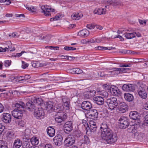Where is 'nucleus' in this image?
<instances>
[{"instance_id":"obj_1","label":"nucleus","mask_w":148,"mask_h":148,"mask_svg":"<svg viewBox=\"0 0 148 148\" xmlns=\"http://www.w3.org/2000/svg\"><path fill=\"white\" fill-rule=\"evenodd\" d=\"M16 108L12 112V115L15 118L17 119H21L23 116L22 110L21 108H25L26 105L25 103L21 101H18L15 104Z\"/></svg>"},{"instance_id":"obj_2","label":"nucleus","mask_w":148,"mask_h":148,"mask_svg":"<svg viewBox=\"0 0 148 148\" xmlns=\"http://www.w3.org/2000/svg\"><path fill=\"white\" fill-rule=\"evenodd\" d=\"M101 136L102 138L108 144L114 143L117 139L116 135L114 134L110 129H108V130L104 133H101Z\"/></svg>"},{"instance_id":"obj_3","label":"nucleus","mask_w":148,"mask_h":148,"mask_svg":"<svg viewBox=\"0 0 148 148\" xmlns=\"http://www.w3.org/2000/svg\"><path fill=\"white\" fill-rule=\"evenodd\" d=\"M43 103V100L41 98L34 97L32 98L31 101L26 103V109L32 111L33 110L36 108V106L40 105Z\"/></svg>"},{"instance_id":"obj_4","label":"nucleus","mask_w":148,"mask_h":148,"mask_svg":"<svg viewBox=\"0 0 148 148\" xmlns=\"http://www.w3.org/2000/svg\"><path fill=\"white\" fill-rule=\"evenodd\" d=\"M130 118L133 120H137L138 123L135 124L134 125L131 126L128 129V131L132 133L135 132L136 129L140 126L139 119L140 116L138 113L136 111L131 112L129 114Z\"/></svg>"},{"instance_id":"obj_5","label":"nucleus","mask_w":148,"mask_h":148,"mask_svg":"<svg viewBox=\"0 0 148 148\" xmlns=\"http://www.w3.org/2000/svg\"><path fill=\"white\" fill-rule=\"evenodd\" d=\"M105 102L111 110H114L118 105L117 99L114 97L107 99Z\"/></svg>"},{"instance_id":"obj_6","label":"nucleus","mask_w":148,"mask_h":148,"mask_svg":"<svg viewBox=\"0 0 148 148\" xmlns=\"http://www.w3.org/2000/svg\"><path fill=\"white\" fill-rule=\"evenodd\" d=\"M67 118V115L63 111L57 113L55 115V121L58 123H60L65 121Z\"/></svg>"},{"instance_id":"obj_7","label":"nucleus","mask_w":148,"mask_h":148,"mask_svg":"<svg viewBox=\"0 0 148 148\" xmlns=\"http://www.w3.org/2000/svg\"><path fill=\"white\" fill-rule=\"evenodd\" d=\"M75 140V137L74 136L69 135L65 138L64 143L66 147H69L74 143Z\"/></svg>"},{"instance_id":"obj_8","label":"nucleus","mask_w":148,"mask_h":148,"mask_svg":"<svg viewBox=\"0 0 148 148\" xmlns=\"http://www.w3.org/2000/svg\"><path fill=\"white\" fill-rule=\"evenodd\" d=\"M119 121V123H120L119 126L120 128L125 129L128 126L129 123L126 117L124 116L121 117Z\"/></svg>"},{"instance_id":"obj_9","label":"nucleus","mask_w":148,"mask_h":148,"mask_svg":"<svg viewBox=\"0 0 148 148\" xmlns=\"http://www.w3.org/2000/svg\"><path fill=\"white\" fill-rule=\"evenodd\" d=\"M41 12L44 14L46 16L50 15V12H54L55 11L54 9H52L51 7L48 5H43L41 6Z\"/></svg>"},{"instance_id":"obj_10","label":"nucleus","mask_w":148,"mask_h":148,"mask_svg":"<svg viewBox=\"0 0 148 148\" xmlns=\"http://www.w3.org/2000/svg\"><path fill=\"white\" fill-rule=\"evenodd\" d=\"M34 109V115L38 119H40L43 117L44 115V111L41 108H36Z\"/></svg>"},{"instance_id":"obj_11","label":"nucleus","mask_w":148,"mask_h":148,"mask_svg":"<svg viewBox=\"0 0 148 148\" xmlns=\"http://www.w3.org/2000/svg\"><path fill=\"white\" fill-rule=\"evenodd\" d=\"M63 128L64 131L66 133H69L73 130V122L71 121L66 122L64 125Z\"/></svg>"},{"instance_id":"obj_12","label":"nucleus","mask_w":148,"mask_h":148,"mask_svg":"<svg viewBox=\"0 0 148 148\" xmlns=\"http://www.w3.org/2000/svg\"><path fill=\"white\" fill-rule=\"evenodd\" d=\"M88 117L92 119H95L97 118L98 113L97 110L94 109H91L87 113Z\"/></svg>"},{"instance_id":"obj_13","label":"nucleus","mask_w":148,"mask_h":148,"mask_svg":"<svg viewBox=\"0 0 148 148\" xmlns=\"http://www.w3.org/2000/svg\"><path fill=\"white\" fill-rule=\"evenodd\" d=\"M142 85L140 86L138 90L139 96L142 98L145 99L147 97V94L145 91V88Z\"/></svg>"},{"instance_id":"obj_14","label":"nucleus","mask_w":148,"mask_h":148,"mask_svg":"<svg viewBox=\"0 0 148 148\" xmlns=\"http://www.w3.org/2000/svg\"><path fill=\"white\" fill-rule=\"evenodd\" d=\"M62 100L63 103V105L64 108L67 110H69L70 103V99L66 97H62Z\"/></svg>"},{"instance_id":"obj_15","label":"nucleus","mask_w":148,"mask_h":148,"mask_svg":"<svg viewBox=\"0 0 148 148\" xmlns=\"http://www.w3.org/2000/svg\"><path fill=\"white\" fill-rule=\"evenodd\" d=\"M91 103L88 101H84L81 104V108L84 110H88L91 108Z\"/></svg>"},{"instance_id":"obj_16","label":"nucleus","mask_w":148,"mask_h":148,"mask_svg":"<svg viewBox=\"0 0 148 148\" xmlns=\"http://www.w3.org/2000/svg\"><path fill=\"white\" fill-rule=\"evenodd\" d=\"M63 138L61 135H58L56 136L53 139V141L56 145H60L62 143Z\"/></svg>"},{"instance_id":"obj_17","label":"nucleus","mask_w":148,"mask_h":148,"mask_svg":"<svg viewBox=\"0 0 148 148\" xmlns=\"http://www.w3.org/2000/svg\"><path fill=\"white\" fill-rule=\"evenodd\" d=\"M128 106L125 102L120 103L119 107V110L121 113H124L128 110Z\"/></svg>"},{"instance_id":"obj_18","label":"nucleus","mask_w":148,"mask_h":148,"mask_svg":"<svg viewBox=\"0 0 148 148\" xmlns=\"http://www.w3.org/2000/svg\"><path fill=\"white\" fill-rule=\"evenodd\" d=\"M2 119L5 123H9L11 120V116L10 114L7 113H3V117L2 118Z\"/></svg>"},{"instance_id":"obj_19","label":"nucleus","mask_w":148,"mask_h":148,"mask_svg":"<svg viewBox=\"0 0 148 148\" xmlns=\"http://www.w3.org/2000/svg\"><path fill=\"white\" fill-rule=\"evenodd\" d=\"M93 100L96 103L99 105H103L104 103V99L101 96H97L94 97Z\"/></svg>"},{"instance_id":"obj_20","label":"nucleus","mask_w":148,"mask_h":148,"mask_svg":"<svg viewBox=\"0 0 148 148\" xmlns=\"http://www.w3.org/2000/svg\"><path fill=\"white\" fill-rule=\"evenodd\" d=\"M53 103L51 101H49L47 102L45 106L46 110L50 112L53 111Z\"/></svg>"},{"instance_id":"obj_21","label":"nucleus","mask_w":148,"mask_h":148,"mask_svg":"<svg viewBox=\"0 0 148 148\" xmlns=\"http://www.w3.org/2000/svg\"><path fill=\"white\" fill-rule=\"evenodd\" d=\"M88 128L91 132H95L97 130L96 123L92 121H90Z\"/></svg>"},{"instance_id":"obj_22","label":"nucleus","mask_w":148,"mask_h":148,"mask_svg":"<svg viewBox=\"0 0 148 148\" xmlns=\"http://www.w3.org/2000/svg\"><path fill=\"white\" fill-rule=\"evenodd\" d=\"M89 34V31L86 29L81 30L79 31L78 34V35L83 37H86Z\"/></svg>"},{"instance_id":"obj_23","label":"nucleus","mask_w":148,"mask_h":148,"mask_svg":"<svg viewBox=\"0 0 148 148\" xmlns=\"http://www.w3.org/2000/svg\"><path fill=\"white\" fill-rule=\"evenodd\" d=\"M106 10L102 8H96L94 11V14H97L98 15L105 14L106 13Z\"/></svg>"},{"instance_id":"obj_24","label":"nucleus","mask_w":148,"mask_h":148,"mask_svg":"<svg viewBox=\"0 0 148 148\" xmlns=\"http://www.w3.org/2000/svg\"><path fill=\"white\" fill-rule=\"evenodd\" d=\"M110 92L114 95H117L119 94V90L117 87L114 86H112L110 88Z\"/></svg>"},{"instance_id":"obj_25","label":"nucleus","mask_w":148,"mask_h":148,"mask_svg":"<svg viewBox=\"0 0 148 148\" xmlns=\"http://www.w3.org/2000/svg\"><path fill=\"white\" fill-rule=\"evenodd\" d=\"M83 16L82 13H73L71 16V18L74 20H78Z\"/></svg>"},{"instance_id":"obj_26","label":"nucleus","mask_w":148,"mask_h":148,"mask_svg":"<svg viewBox=\"0 0 148 148\" xmlns=\"http://www.w3.org/2000/svg\"><path fill=\"white\" fill-rule=\"evenodd\" d=\"M124 97L125 99L128 101H132L134 100V96L131 94L125 93L124 94Z\"/></svg>"},{"instance_id":"obj_27","label":"nucleus","mask_w":148,"mask_h":148,"mask_svg":"<svg viewBox=\"0 0 148 148\" xmlns=\"http://www.w3.org/2000/svg\"><path fill=\"white\" fill-rule=\"evenodd\" d=\"M22 142L20 139H17L14 141L13 145L14 148H19L22 145Z\"/></svg>"},{"instance_id":"obj_28","label":"nucleus","mask_w":148,"mask_h":148,"mask_svg":"<svg viewBox=\"0 0 148 148\" xmlns=\"http://www.w3.org/2000/svg\"><path fill=\"white\" fill-rule=\"evenodd\" d=\"M135 32L131 33L126 32L123 34V36L127 39H131L135 37Z\"/></svg>"},{"instance_id":"obj_29","label":"nucleus","mask_w":148,"mask_h":148,"mask_svg":"<svg viewBox=\"0 0 148 148\" xmlns=\"http://www.w3.org/2000/svg\"><path fill=\"white\" fill-rule=\"evenodd\" d=\"M47 132L48 135L51 137H53L55 135V129L51 127H49L47 128Z\"/></svg>"},{"instance_id":"obj_30","label":"nucleus","mask_w":148,"mask_h":148,"mask_svg":"<svg viewBox=\"0 0 148 148\" xmlns=\"http://www.w3.org/2000/svg\"><path fill=\"white\" fill-rule=\"evenodd\" d=\"M64 107L61 104H57L56 107H54L53 111L56 112L57 113L60 112L62 111Z\"/></svg>"},{"instance_id":"obj_31","label":"nucleus","mask_w":148,"mask_h":148,"mask_svg":"<svg viewBox=\"0 0 148 148\" xmlns=\"http://www.w3.org/2000/svg\"><path fill=\"white\" fill-rule=\"evenodd\" d=\"M31 76L29 75H26L24 76H20L18 77V79H20L19 81H23L22 82H26L27 80L31 78Z\"/></svg>"},{"instance_id":"obj_32","label":"nucleus","mask_w":148,"mask_h":148,"mask_svg":"<svg viewBox=\"0 0 148 148\" xmlns=\"http://www.w3.org/2000/svg\"><path fill=\"white\" fill-rule=\"evenodd\" d=\"M100 129L101 131V134L104 133V132H105L108 130V129H110L108 127L107 124L106 123L102 124L101 125Z\"/></svg>"},{"instance_id":"obj_33","label":"nucleus","mask_w":148,"mask_h":148,"mask_svg":"<svg viewBox=\"0 0 148 148\" xmlns=\"http://www.w3.org/2000/svg\"><path fill=\"white\" fill-rule=\"evenodd\" d=\"M119 69V68H114L113 69V71H109L108 72V74H107V75H111V74H118L119 73H121L120 72V70H118V69Z\"/></svg>"},{"instance_id":"obj_34","label":"nucleus","mask_w":148,"mask_h":148,"mask_svg":"<svg viewBox=\"0 0 148 148\" xmlns=\"http://www.w3.org/2000/svg\"><path fill=\"white\" fill-rule=\"evenodd\" d=\"M115 49V47H103L102 46H99L98 47H95V49H99V50H101V49H104V50H110L111 49Z\"/></svg>"},{"instance_id":"obj_35","label":"nucleus","mask_w":148,"mask_h":148,"mask_svg":"<svg viewBox=\"0 0 148 148\" xmlns=\"http://www.w3.org/2000/svg\"><path fill=\"white\" fill-rule=\"evenodd\" d=\"M31 142L32 145H37L39 143L38 139L36 137H32L31 139Z\"/></svg>"},{"instance_id":"obj_36","label":"nucleus","mask_w":148,"mask_h":148,"mask_svg":"<svg viewBox=\"0 0 148 148\" xmlns=\"http://www.w3.org/2000/svg\"><path fill=\"white\" fill-rule=\"evenodd\" d=\"M25 6L27 10L32 12H35L36 10V8L33 6H31V7H29L27 5H25Z\"/></svg>"},{"instance_id":"obj_37","label":"nucleus","mask_w":148,"mask_h":148,"mask_svg":"<svg viewBox=\"0 0 148 148\" xmlns=\"http://www.w3.org/2000/svg\"><path fill=\"white\" fill-rule=\"evenodd\" d=\"M72 71L73 72V73L78 74H80L83 72L82 71L81 69L77 68L73 69Z\"/></svg>"},{"instance_id":"obj_38","label":"nucleus","mask_w":148,"mask_h":148,"mask_svg":"<svg viewBox=\"0 0 148 148\" xmlns=\"http://www.w3.org/2000/svg\"><path fill=\"white\" fill-rule=\"evenodd\" d=\"M39 37L40 40L44 39L47 41L49 40L51 38V36L49 35H48L46 36H43V37L41 36Z\"/></svg>"},{"instance_id":"obj_39","label":"nucleus","mask_w":148,"mask_h":148,"mask_svg":"<svg viewBox=\"0 0 148 148\" xmlns=\"http://www.w3.org/2000/svg\"><path fill=\"white\" fill-rule=\"evenodd\" d=\"M61 15L60 14H58L54 17L50 19L51 21H56L59 19L61 17Z\"/></svg>"},{"instance_id":"obj_40","label":"nucleus","mask_w":148,"mask_h":148,"mask_svg":"<svg viewBox=\"0 0 148 148\" xmlns=\"http://www.w3.org/2000/svg\"><path fill=\"white\" fill-rule=\"evenodd\" d=\"M82 127L85 129L86 130L88 131L89 128V125L86 121L84 122L82 124Z\"/></svg>"},{"instance_id":"obj_41","label":"nucleus","mask_w":148,"mask_h":148,"mask_svg":"<svg viewBox=\"0 0 148 148\" xmlns=\"http://www.w3.org/2000/svg\"><path fill=\"white\" fill-rule=\"evenodd\" d=\"M9 36L10 37H19L20 36L16 32L12 33V34H9Z\"/></svg>"},{"instance_id":"obj_42","label":"nucleus","mask_w":148,"mask_h":148,"mask_svg":"<svg viewBox=\"0 0 148 148\" xmlns=\"http://www.w3.org/2000/svg\"><path fill=\"white\" fill-rule=\"evenodd\" d=\"M0 148H8L6 143L0 140Z\"/></svg>"},{"instance_id":"obj_43","label":"nucleus","mask_w":148,"mask_h":148,"mask_svg":"<svg viewBox=\"0 0 148 148\" xmlns=\"http://www.w3.org/2000/svg\"><path fill=\"white\" fill-rule=\"evenodd\" d=\"M84 143L85 144H89L90 141L88 137L86 136H84Z\"/></svg>"},{"instance_id":"obj_44","label":"nucleus","mask_w":148,"mask_h":148,"mask_svg":"<svg viewBox=\"0 0 148 148\" xmlns=\"http://www.w3.org/2000/svg\"><path fill=\"white\" fill-rule=\"evenodd\" d=\"M129 69V68H119V69H118L119 70H120V72H121V73H122L126 72Z\"/></svg>"},{"instance_id":"obj_45","label":"nucleus","mask_w":148,"mask_h":148,"mask_svg":"<svg viewBox=\"0 0 148 148\" xmlns=\"http://www.w3.org/2000/svg\"><path fill=\"white\" fill-rule=\"evenodd\" d=\"M88 93L90 94L89 95L91 97L94 96L96 94V91L94 90H91L88 92Z\"/></svg>"},{"instance_id":"obj_46","label":"nucleus","mask_w":148,"mask_h":148,"mask_svg":"<svg viewBox=\"0 0 148 148\" xmlns=\"http://www.w3.org/2000/svg\"><path fill=\"white\" fill-rule=\"evenodd\" d=\"M123 90L128 92V84H124L122 87Z\"/></svg>"},{"instance_id":"obj_47","label":"nucleus","mask_w":148,"mask_h":148,"mask_svg":"<svg viewBox=\"0 0 148 148\" xmlns=\"http://www.w3.org/2000/svg\"><path fill=\"white\" fill-rule=\"evenodd\" d=\"M28 66V64L26 63L24 61H22V67L23 69H25Z\"/></svg>"},{"instance_id":"obj_48","label":"nucleus","mask_w":148,"mask_h":148,"mask_svg":"<svg viewBox=\"0 0 148 148\" xmlns=\"http://www.w3.org/2000/svg\"><path fill=\"white\" fill-rule=\"evenodd\" d=\"M30 145V143L27 142L25 141V143H23V147L24 148H28Z\"/></svg>"},{"instance_id":"obj_49","label":"nucleus","mask_w":148,"mask_h":148,"mask_svg":"<svg viewBox=\"0 0 148 148\" xmlns=\"http://www.w3.org/2000/svg\"><path fill=\"white\" fill-rule=\"evenodd\" d=\"M11 61L10 60H6L4 62V65L6 67H8L10 65Z\"/></svg>"},{"instance_id":"obj_50","label":"nucleus","mask_w":148,"mask_h":148,"mask_svg":"<svg viewBox=\"0 0 148 148\" xmlns=\"http://www.w3.org/2000/svg\"><path fill=\"white\" fill-rule=\"evenodd\" d=\"M105 38V37H103L102 38H95V42H100L101 41H102Z\"/></svg>"},{"instance_id":"obj_51","label":"nucleus","mask_w":148,"mask_h":148,"mask_svg":"<svg viewBox=\"0 0 148 148\" xmlns=\"http://www.w3.org/2000/svg\"><path fill=\"white\" fill-rule=\"evenodd\" d=\"M85 144L84 139L79 140L78 142V145L79 146H82L83 144Z\"/></svg>"},{"instance_id":"obj_52","label":"nucleus","mask_w":148,"mask_h":148,"mask_svg":"<svg viewBox=\"0 0 148 148\" xmlns=\"http://www.w3.org/2000/svg\"><path fill=\"white\" fill-rule=\"evenodd\" d=\"M128 92L132 91L134 90L133 85L130 84H128Z\"/></svg>"},{"instance_id":"obj_53","label":"nucleus","mask_w":148,"mask_h":148,"mask_svg":"<svg viewBox=\"0 0 148 148\" xmlns=\"http://www.w3.org/2000/svg\"><path fill=\"white\" fill-rule=\"evenodd\" d=\"M112 1L110 0H105L104 1L105 3L107 5H112Z\"/></svg>"},{"instance_id":"obj_54","label":"nucleus","mask_w":148,"mask_h":148,"mask_svg":"<svg viewBox=\"0 0 148 148\" xmlns=\"http://www.w3.org/2000/svg\"><path fill=\"white\" fill-rule=\"evenodd\" d=\"M144 122L145 124H147V125H148V114L145 116L144 118Z\"/></svg>"},{"instance_id":"obj_55","label":"nucleus","mask_w":148,"mask_h":148,"mask_svg":"<svg viewBox=\"0 0 148 148\" xmlns=\"http://www.w3.org/2000/svg\"><path fill=\"white\" fill-rule=\"evenodd\" d=\"M5 128V126L2 124L0 123V134H2Z\"/></svg>"},{"instance_id":"obj_56","label":"nucleus","mask_w":148,"mask_h":148,"mask_svg":"<svg viewBox=\"0 0 148 148\" xmlns=\"http://www.w3.org/2000/svg\"><path fill=\"white\" fill-rule=\"evenodd\" d=\"M87 27L89 29H92L95 27V26L92 24H88L87 25Z\"/></svg>"},{"instance_id":"obj_57","label":"nucleus","mask_w":148,"mask_h":148,"mask_svg":"<svg viewBox=\"0 0 148 148\" xmlns=\"http://www.w3.org/2000/svg\"><path fill=\"white\" fill-rule=\"evenodd\" d=\"M7 134L8 137L10 138H13L14 137V133L12 132H8L7 133Z\"/></svg>"},{"instance_id":"obj_58","label":"nucleus","mask_w":148,"mask_h":148,"mask_svg":"<svg viewBox=\"0 0 148 148\" xmlns=\"http://www.w3.org/2000/svg\"><path fill=\"white\" fill-rule=\"evenodd\" d=\"M130 52V50H123L120 51V53H123V54H127L129 53Z\"/></svg>"},{"instance_id":"obj_59","label":"nucleus","mask_w":148,"mask_h":148,"mask_svg":"<svg viewBox=\"0 0 148 148\" xmlns=\"http://www.w3.org/2000/svg\"><path fill=\"white\" fill-rule=\"evenodd\" d=\"M44 148H52V146L50 144H47L44 146Z\"/></svg>"},{"instance_id":"obj_60","label":"nucleus","mask_w":148,"mask_h":148,"mask_svg":"<svg viewBox=\"0 0 148 148\" xmlns=\"http://www.w3.org/2000/svg\"><path fill=\"white\" fill-rule=\"evenodd\" d=\"M119 4V3L116 1H112V5L113 6H116L118 5Z\"/></svg>"},{"instance_id":"obj_61","label":"nucleus","mask_w":148,"mask_h":148,"mask_svg":"<svg viewBox=\"0 0 148 148\" xmlns=\"http://www.w3.org/2000/svg\"><path fill=\"white\" fill-rule=\"evenodd\" d=\"M131 66V64H123L122 65H121L119 66L120 67H130Z\"/></svg>"},{"instance_id":"obj_62","label":"nucleus","mask_w":148,"mask_h":148,"mask_svg":"<svg viewBox=\"0 0 148 148\" xmlns=\"http://www.w3.org/2000/svg\"><path fill=\"white\" fill-rule=\"evenodd\" d=\"M130 52L128 54V55H139V54L137 52H135L134 51H131L130 50Z\"/></svg>"},{"instance_id":"obj_63","label":"nucleus","mask_w":148,"mask_h":148,"mask_svg":"<svg viewBox=\"0 0 148 148\" xmlns=\"http://www.w3.org/2000/svg\"><path fill=\"white\" fill-rule=\"evenodd\" d=\"M49 49H54V50H58L59 47H54L51 46L49 47Z\"/></svg>"},{"instance_id":"obj_64","label":"nucleus","mask_w":148,"mask_h":148,"mask_svg":"<svg viewBox=\"0 0 148 148\" xmlns=\"http://www.w3.org/2000/svg\"><path fill=\"white\" fill-rule=\"evenodd\" d=\"M25 124V123L23 121H20L18 123V125L20 126L23 127Z\"/></svg>"}]
</instances>
